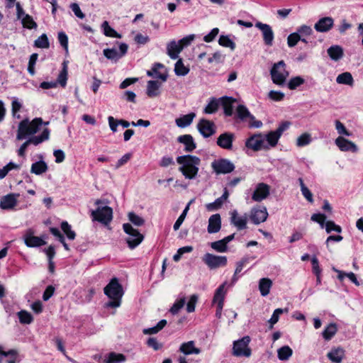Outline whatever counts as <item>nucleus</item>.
<instances>
[{
    "mask_svg": "<svg viewBox=\"0 0 363 363\" xmlns=\"http://www.w3.org/2000/svg\"><path fill=\"white\" fill-rule=\"evenodd\" d=\"M177 162L179 164V171L186 179H196L201 164L199 157L191 155L179 156L177 157Z\"/></svg>",
    "mask_w": 363,
    "mask_h": 363,
    "instance_id": "obj_1",
    "label": "nucleus"
},
{
    "mask_svg": "<svg viewBox=\"0 0 363 363\" xmlns=\"http://www.w3.org/2000/svg\"><path fill=\"white\" fill-rule=\"evenodd\" d=\"M104 294L111 301H108L106 306L108 308H118L121 304V299L123 296L122 286L119 284L117 278H113L104 289Z\"/></svg>",
    "mask_w": 363,
    "mask_h": 363,
    "instance_id": "obj_2",
    "label": "nucleus"
},
{
    "mask_svg": "<svg viewBox=\"0 0 363 363\" xmlns=\"http://www.w3.org/2000/svg\"><path fill=\"white\" fill-rule=\"evenodd\" d=\"M43 123L41 118H35L32 121L28 118L23 119L18 124L16 139L21 140L33 135L40 130Z\"/></svg>",
    "mask_w": 363,
    "mask_h": 363,
    "instance_id": "obj_3",
    "label": "nucleus"
},
{
    "mask_svg": "<svg viewBox=\"0 0 363 363\" xmlns=\"http://www.w3.org/2000/svg\"><path fill=\"white\" fill-rule=\"evenodd\" d=\"M272 81L276 85L283 86L286 82L289 72L286 70V65L283 60L274 63L271 69Z\"/></svg>",
    "mask_w": 363,
    "mask_h": 363,
    "instance_id": "obj_4",
    "label": "nucleus"
},
{
    "mask_svg": "<svg viewBox=\"0 0 363 363\" xmlns=\"http://www.w3.org/2000/svg\"><path fill=\"white\" fill-rule=\"evenodd\" d=\"M124 232L128 235L125 238L128 246L133 250L138 246L143 240V235L137 230L133 228L130 223L123 225Z\"/></svg>",
    "mask_w": 363,
    "mask_h": 363,
    "instance_id": "obj_5",
    "label": "nucleus"
},
{
    "mask_svg": "<svg viewBox=\"0 0 363 363\" xmlns=\"http://www.w3.org/2000/svg\"><path fill=\"white\" fill-rule=\"evenodd\" d=\"M236 116L240 121L247 122L250 127L259 128L262 126V121L255 120V116L252 115L247 108L242 104L237 107Z\"/></svg>",
    "mask_w": 363,
    "mask_h": 363,
    "instance_id": "obj_6",
    "label": "nucleus"
},
{
    "mask_svg": "<svg viewBox=\"0 0 363 363\" xmlns=\"http://www.w3.org/2000/svg\"><path fill=\"white\" fill-rule=\"evenodd\" d=\"M250 337L245 336L240 340L233 342V353L236 357H249L251 355V350L249 347Z\"/></svg>",
    "mask_w": 363,
    "mask_h": 363,
    "instance_id": "obj_7",
    "label": "nucleus"
},
{
    "mask_svg": "<svg viewBox=\"0 0 363 363\" xmlns=\"http://www.w3.org/2000/svg\"><path fill=\"white\" fill-rule=\"evenodd\" d=\"M49 136L50 130L48 128H45L40 135L32 136L24 142L18 149V155L21 157H24L26 155V150L29 145L33 144L34 145H38L43 141L48 140Z\"/></svg>",
    "mask_w": 363,
    "mask_h": 363,
    "instance_id": "obj_8",
    "label": "nucleus"
},
{
    "mask_svg": "<svg viewBox=\"0 0 363 363\" xmlns=\"http://www.w3.org/2000/svg\"><path fill=\"white\" fill-rule=\"evenodd\" d=\"M202 260L211 269L225 267L228 262L225 256L216 255L211 253H206Z\"/></svg>",
    "mask_w": 363,
    "mask_h": 363,
    "instance_id": "obj_9",
    "label": "nucleus"
},
{
    "mask_svg": "<svg viewBox=\"0 0 363 363\" xmlns=\"http://www.w3.org/2000/svg\"><path fill=\"white\" fill-rule=\"evenodd\" d=\"M245 146L255 152L262 150H267V147L265 145V138L261 133L255 134L247 138L245 141Z\"/></svg>",
    "mask_w": 363,
    "mask_h": 363,
    "instance_id": "obj_10",
    "label": "nucleus"
},
{
    "mask_svg": "<svg viewBox=\"0 0 363 363\" xmlns=\"http://www.w3.org/2000/svg\"><path fill=\"white\" fill-rule=\"evenodd\" d=\"M91 216L94 220L107 225L113 218V210L107 206L98 207L96 210L92 211Z\"/></svg>",
    "mask_w": 363,
    "mask_h": 363,
    "instance_id": "obj_11",
    "label": "nucleus"
},
{
    "mask_svg": "<svg viewBox=\"0 0 363 363\" xmlns=\"http://www.w3.org/2000/svg\"><path fill=\"white\" fill-rule=\"evenodd\" d=\"M23 240L28 247H38L46 244L43 237L35 235V231L32 228H28L25 231Z\"/></svg>",
    "mask_w": 363,
    "mask_h": 363,
    "instance_id": "obj_12",
    "label": "nucleus"
},
{
    "mask_svg": "<svg viewBox=\"0 0 363 363\" xmlns=\"http://www.w3.org/2000/svg\"><path fill=\"white\" fill-rule=\"evenodd\" d=\"M211 167L217 174L230 173L235 169V165L226 159L215 160L211 163Z\"/></svg>",
    "mask_w": 363,
    "mask_h": 363,
    "instance_id": "obj_13",
    "label": "nucleus"
},
{
    "mask_svg": "<svg viewBox=\"0 0 363 363\" xmlns=\"http://www.w3.org/2000/svg\"><path fill=\"white\" fill-rule=\"evenodd\" d=\"M128 49V45L126 43H121L119 44V52L115 48H106L103 50V53L108 60L116 62L127 53Z\"/></svg>",
    "mask_w": 363,
    "mask_h": 363,
    "instance_id": "obj_14",
    "label": "nucleus"
},
{
    "mask_svg": "<svg viewBox=\"0 0 363 363\" xmlns=\"http://www.w3.org/2000/svg\"><path fill=\"white\" fill-rule=\"evenodd\" d=\"M268 217V212L265 206L255 207L251 209L250 218L255 225L264 222Z\"/></svg>",
    "mask_w": 363,
    "mask_h": 363,
    "instance_id": "obj_15",
    "label": "nucleus"
},
{
    "mask_svg": "<svg viewBox=\"0 0 363 363\" xmlns=\"http://www.w3.org/2000/svg\"><path fill=\"white\" fill-rule=\"evenodd\" d=\"M335 144L342 152H357L359 150L357 145L354 143L342 136H339L335 139Z\"/></svg>",
    "mask_w": 363,
    "mask_h": 363,
    "instance_id": "obj_16",
    "label": "nucleus"
},
{
    "mask_svg": "<svg viewBox=\"0 0 363 363\" xmlns=\"http://www.w3.org/2000/svg\"><path fill=\"white\" fill-rule=\"evenodd\" d=\"M197 128L204 138H208L216 132L214 123L206 119H201L197 124Z\"/></svg>",
    "mask_w": 363,
    "mask_h": 363,
    "instance_id": "obj_17",
    "label": "nucleus"
},
{
    "mask_svg": "<svg viewBox=\"0 0 363 363\" xmlns=\"http://www.w3.org/2000/svg\"><path fill=\"white\" fill-rule=\"evenodd\" d=\"M270 187L264 183H259L252 194V199L255 201H262L269 195Z\"/></svg>",
    "mask_w": 363,
    "mask_h": 363,
    "instance_id": "obj_18",
    "label": "nucleus"
},
{
    "mask_svg": "<svg viewBox=\"0 0 363 363\" xmlns=\"http://www.w3.org/2000/svg\"><path fill=\"white\" fill-rule=\"evenodd\" d=\"M255 27L262 31L263 40L267 45H272L274 40V32L268 24L257 22Z\"/></svg>",
    "mask_w": 363,
    "mask_h": 363,
    "instance_id": "obj_19",
    "label": "nucleus"
},
{
    "mask_svg": "<svg viewBox=\"0 0 363 363\" xmlns=\"http://www.w3.org/2000/svg\"><path fill=\"white\" fill-rule=\"evenodd\" d=\"M230 222L235 225L238 230H242L246 228L247 216L246 214L240 216L236 210L230 211Z\"/></svg>",
    "mask_w": 363,
    "mask_h": 363,
    "instance_id": "obj_20",
    "label": "nucleus"
},
{
    "mask_svg": "<svg viewBox=\"0 0 363 363\" xmlns=\"http://www.w3.org/2000/svg\"><path fill=\"white\" fill-rule=\"evenodd\" d=\"M18 196V194H9L3 196L0 201V208L4 210L13 209L17 205Z\"/></svg>",
    "mask_w": 363,
    "mask_h": 363,
    "instance_id": "obj_21",
    "label": "nucleus"
},
{
    "mask_svg": "<svg viewBox=\"0 0 363 363\" xmlns=\"http://www.w3.org/2000/svg\"><path fill=\"white\" fill-rule=\"evenodd\" d=\"M334 25V20L331 17H323L320 18L314 25V28L317 32H328Z\"/></svg>",
    "mask_w": 363,
    "mask_h": 363,
    "instance_id": "obj_22",
    "label": "nucleus"
},
{
    "mask_svg": "<svg viewBox=\"0 0 363 363\" xmlns=\"http://www.w3.org/2000/svg\"><path fill=\"white\" fill-rule=\"evenodd\" d=\"M182 50V45L175 40H171L167 44V54L172 60H177Z\"/></svg>",
    "mask_w": 363,
    "mask_h": 363,
    "instance_id": "obj_23",
    "label": "nucleus"
},
{
    "mask_svg": "<svg viewBox=\"0 0 363 363\" xmlns=\"http://www.w3.org/2000/svg\"><path fill=\"white\" fill-rule=\"evenodd\" d=\"M234 134L231 133H224L219 135L217 139V145L221 148L230 150L233 147Z\"/></svg>",
    "mask_w": 363,
    "mask_h": 363,
    "instance_id": "obj_24",
    "label": "nucleus"
},
{
    "mask_svg": "<svg viewBox=\"0 0 363 363\" xmlns=\"http://www.w3.org/2000/svg\"><path fill=\"white\" fill-rule=\"evenodd\" d=\"M221 228V218L218 213L212 215L208 219V232L209 233H218Z\"/></svg>",
    "mask_w": 363,
    "mask_h": 363,
    "instance_id": "obj_25",
    "label": "nucleus"
},
{
    "mask_svg": "<svg viewBox=\"0 0 363 363\" xmlns=\"http://www.w3.org/2000/svg\"><path fill=\"white\" fill-rule=\"evenodd\" d=\"M179 351L185 355L198 354L201 352V350L195 346L193 340L184 342L180 345Z\"/></svg>",
    "mask_w": 363,
    "mask_h": 363,
    "instance_id": "obj_26",
    "label": "nucleus"
},
{
    "mask_svg": "<svg viewBox=\"0 0 363 363\" xmlns=\"http://www.w3.org/2000/svg\"><path fill=\"white\" fill-rule=\"evenodd\" d=\"M161 83L156 81H148L147 84L146 94L150 98L157 97L160 95Z\"/></svg>",
    "mask_w": 363,
    "mask_h": 363,
    "instance_id": "obj_27",
    "label": "nucleus"
},
{
    "mask_svg": "<svg viewBox=\"0 0 363 363\" xmlns=\"http://www.w3.org/2000/svg\"><path fill=\"white\" fill-rule=\"evenodd\" d=\"M219 101L224 109L225 114L228 116H232L233 113V104L235 102V99L232 97L223 96Z\"/></svg>",
    "mask_w": 363,
    "mask_h": 363,
    "instance_id": "obj_28",
    "label": "nucleus"
},
{
    "mask_svg": "<svg viewBox=\"0 0 363 363\" xmlns=\"http://www.w3.org/2000/svg\"><path fill=\"white\" fill-rule=\"evenodd\" d=\"M177 140L184 145V150L186 152H192L196 147L194 138L191 135H181L178 138Z\"/></svg>",
    "mask_w": 363,
    "mask_h": 363,
    "instance_id": "obj_29",
    "label": "nucleus"
},
{
    "mask_svg": "<svg viewBox=\"0 0 363 363\" xmlns=\"http://www.w3.org/2000/svg\"><path fill=\"white\" fill-rule=\"evenodd\" d=\"M327 356L333 362L341 363L345 356V350L342 347L334 348L328 353Z\"/></svg>",
    "mask_w": 363,
    "mask_h": 363,
    "instance_id": "obj_30",
    "label": "nucleus"
},
{
    "mask_svg": "<svg viewBox=\"0 0 363 363\" xmlns=\"http://www.w3.org/2000/svg\"><path fill=\"white\" fill-rule=\"evenodd\" d=\"M226 284L227 282L225 281L216 289L213 296V303L219 305H224V299L226 294V290L225 289V287Z\"/></svg>",
    "mask_w": 363,
    "mask_h": 363,
    "instance_id": "obj_31",
    "label": "nucleus"
},
{
    "mask_svg": "<svg viewBox=\"0 0 363 363\" xmlns=\"http://www.w3.org/2000/svg\"><path fill=\"white\" fill-rule=\"evenodd\" d=\"M327 52L332 60L338 61L342 58L344 52L343 49L340 45H332L330 46Z\"/></svg>",
    "mask_w": 363,
    "mask_h": 363,
    "instance_id": "obj_32",
    "label": "nucleus"
},
{
    "mask_svg": "<svg viewBox=\"0 0 363 363\" xmlns=\"http://www.w3.org/2000/svg\"><path fill=\"white\" fill-rule=\"evenodd\" d=\"M265 138V145L267 147V150L276 147L280 136L274 130L270 131L267 135H264Z\"/></svg>",
    "mask_w": 363,
    "mask_h": 363,
    "instance_id": "obj_33",
    "label": "nucleus"
},
{
    "mask_svg": "<svg viewBox=\"0 0 363 363\" xmlns=\"http://www.w3.org/2000/svg\"><path fill=\"white\" fill-rule=\"evenodd\" d=\"M196 114L194 113H190L186 115H184L180 118L175 120L177 125L179 128H186L190 125L195 118Z\"/></svg>",
    "mask_w": 363,
    "mask_h": 363,
    "instance_id": "obj_34",
    "label": "nucleus"
},
{
    "mask_svg": "<svg viewBox=\"0 0 363 363\" xmlns=\"http://www.w3.org/2000/svg\"><path fill=\"white\" fill-rule=\"evenodd\" d=\"M336 82L338 84H344L352 86L354 84V79L350 72H345L342 74H340L337 77Z\"/></svg>",
    "mask_w": 363,
    "mask_h": 363,
    "instance_id": "obj_35",
    "label": "nucleus"
},
{
    "mask_svg": "<svg viewBox=\"0 0 363 363\" xmlns=\"http://www.w3.org/2000/svg\"><path fill=\"white\" fill-rule=\"evenodd\" d=\"M272 286V281L268 278H262L259 281V290L262 296H266L269 294Z\"/></svg>",
    "mask_w": 363,
    "mask_h": 363,
    "instance_id": "obj_36",
    "label": "nucleus"
},
{
    "mask_svg": "<svg viewBox=\"0 0 363 363\" xmlns=\"http://www.w3.org/2000/svg\"><path fill=\"white\" fill-rule=\"evenodd\" d=\"M125 359V356L123 354L111 352L104 360V363H123Z\"/></svg>",
    "mask_w": 363,
    "mask_h": 363,
    "instance_id": "obj_37",
    "label": "nucleus"
},
{
    "mask_svg": "<svg viewBox=\"0 0 363 363\" xmlns=\"http://www.w3.org/2000/svg\"><path fill=\"white\" fill-rule=\"evenodd\" d=\"M292 354L293 350L288 345L283 346L277 350V357L281 361L288 360L292 356Z\"/></svg>",
    "mask_w": 363,
    "mask_h": 363,
    "instance_id": "obj_38",
    "label": "nucleus"
},
{
    "mask_svg": "<svg viewBox=\"0 0 363 363\" xmlns=\"http://www.w3.org/2000/svg\"><path fill=\"white\" fill-rule=\"evenodd\" d=\"M101 28L103 29L104 34L107 37L116 38H121L122 35L116 32L113 28H112L108 22L105 21L101 24Z\"/></svg>",
    "mask_w": 363,
    "mask_h": 363,
    "instance_id": "obj_39",
    "label": "nucleus"
},
{
    "mask_svg": "<svg viewBox=\"0 0 363 363\" xmlns=\"http://www.w3.org/2000/svg\"><path fill=\"white\" fill-rule=\"evenodd\" d=\"M48 170V165L43 161H39L31 165L30 172L33 174L40 175Z\"/></svg>",
    "mask_w": 363,
    "mask_h": 363,
    "instance_id": "obj_40",
    "label": "nucleus"
},
{
    "mask_svg": "<svg viewBox=\"0 0 363 363\" xmlns=\"http://www.w3.org/2000/svg\"><path fill=\"white\" fill-rule=\"evenodd\" d=\"M166 325H167V320L164 319H162L160 321H159L158 323L155 326L143 329V333L145 335L157 334L160 330H162L165 327Z\"/></svg>",
    "mask_w": 363,
    "mask_h": 363,
    "instance_id": "obj_41",
    "label": "nucleus"
},
{
    "mask_svg": "<svg viewBox=\"0 0 363 363\" xmlns=\"http://www.w3.org/2000/svg\"><path fill=\"white\" fill-rule=\"evenodd\" d=\"M174 72L177 76H186L189 72V68L184 65L182 59H179L174 65Z\"/></svg>",
    "mask_w": 363,
    "mask_h": 363,
    "instance_id": "obj_42",
    "label": "nucleus"
},
{
    "mask_svg": "<svg viewBox=\"0 0 363 363\" xmlns=\"http://www.w3.org/2000/svg\"><path fill=\"white\" fill-rule=\"evenodd\" d=\"M298 182L301 187V191L304 198L310 203L313 202V194L308 189V188L305 185L303 180L302 178L298 179Z\"/></svg>",
    "mask_w": 363,
    "mask_h": 363,
    "instance_id": "obj_43",
    "label": "nucleus"
},
{
    "mask_svg": "<svg viewBox=\"0 0 363 363\" xmlns=\"http://www.w3.org/2000/svg\"><path fill=\"white\" fill-rule=\"evenodd\" d=\"M311 141V135L308 133H304L297 138L296 144L298 147H303L309 145Z\"/></svg>",
    "mask_w": 363,
    "mask_h": 363,
    "instance_id": "obj_44",
    "label": "nucleus"
},
{
    "mask_svg": "<svg viewBox=\"0 0 363 363\" xmlns=\"http://www.w3.org/2000/svg\"><path fill=\"white\" fill-rule=\"evenodd\" d=\"M67 62H63V67L62 71L60 72L58 77H57V84H60L62 87H65L67 84Z\"/></svg>",
    "mask_w": 363,
    "mask_h": 363,
    "instance_id": "obj_45",
    "label": "nucleus"
},
{
    "mask_svg": "<svg viewBox=\"0 0 363 363\" xmlns=\"http://www.w3.org/2000/svg\"><path fill=\"white\" fill-rule=\"evenodd\" d=\"M17 315L20 323L22 324H30L33 320L31 313L26 311L22 310L19 311Z\"/></svg>",
    "mask_w": 363,
    "mask_h": 363,
    "instance_id": "obj_46",
    "label": "nucleus"
},
{
    "mask_svg": "<svg viewBox=\"0 0 363 363\" xmlns=\"http://www.w3.org/2000/svg\"><path fill=\"white\" fill-rule=\"evenodd\" d=\"M284 312L287 313L288 308H277L276 310H274L271 318L269 320L270 329L273 328L274 325L279 321V315Z\"/></svg>",
    "mask_w": 363,
    "mask_h": 363,
    "instance_id": "obj_47",
    "label": "nucleus"
},
{
    "mask_svg": "<svg viewBox=\"0 0 363 363\" xmlns=\"http://www.w3.org/2000/svg\"><path fill=\"white\" fill-rule=\"evenodd\" d=\"M337 328L335 323L329 324L323 332V336L325 340H330L337 333Z\"/></svg>",
    "mask_w": 363,
    "mask_h": 363,
    "instance_id": "obj_48",
    "label": "nucleus"
},
{
    "mask_svg": "<svg viewBox=\"0 0 363 363\" xmlns=\"http://www.w3.org/2000/svg\"><path fill=\"white\" fill-rule=\"evenodd\" d=\"M304 82H305V80L303 78H302L300 76H297V77L291 78L288 82L287 86L290 90H294L299 86L304 84Z\"/></svg>",
    "mask_w": 363,
    "mask_h": 363,
    "instance_id": "obj_49",
    "label": "nucleus"
},
{
    "mask_svg": "<svg viewBox=\"0 0 363 363\" xmlns=\"http://www.w3.org/2000/svg\"><path fill=\"white\" fill-rule=\"evenodd\" d=\"M192 201H189V203L187 204V206L184 209V211L182 213V214L179 216V217L177 218V220L174 223V226H173V228H174V230H179V228H180L181 225L184 222V219H185V218L186 216V214L188 213V211L189 209L190 204L192 203Z\"/></svg>",
    "mask_w": 363,
    "mask_h": 363,
    "instance_id": "obj_50",
    "label": "nucleus"
},
{
    "mask_svg": "<svg viewBox=\"0 0 363 363\" xmlns=\"http://www.w3.org/2000/svg\"><path fill=\"white\" fill-rule=\"evenodd\" d=\"M23 26L28 29H35L37 28V23L34 21L33 17L30 15H26L21 20Z\"/></svg>",
    "mask_w": 363,
    "mask_h": 363,
    "instance_id": "obj_51",
    "label": "nucleus"
},
{
    "mask_svg": "<svg viewBox=\"0 0 363 363\" xmlns=\"http://www.w3.org/2000/svg\"><path fill=\"white\" fill-rule=\"evenodd\" d=\"M22 107V104L18 101V99L13 98L11 104V113L13 118L19 119L21 118L18 111Z\"/></svg>",
    "mask_w": 363,
    "mask_h": 363,
    "instance_id": "obj_52",
    "label": "nucleus"
},
{
    "mask_svg": "<svg viewBox=\"0 0 363 363\" xmlns=\"http://www.w3.org/2000/svg\"><path fill=\"white\" fill-rule=\"evenodd\" d=\"M34 45L39 48H48L50 46L49 40L46 34H42L35 40Z\"/></svg>",
    "mask_w": 363,
    "mask_h": 363,
    "instance_id": "obj_53",
    "label": "nucleus"
},
{
    "mask_svg": "<svg viewBox=\"0 0 363 363\" xmlns=\"http://www.w3.org/2000/svg\"><path fill=\"white\" fill-rule=\"evenodd\" d=\"M211 247L218 252H225L228 250V245H225L223 240L211 242Z\"/></svg>",
    "mask_w": 363,
    "mask_h": 363,
    "instance_id": "obj_54",
    "label": "nucleus"
},
{
    "mask_svg": "<svg viewBox=\"0 0 363 363\" xmlns=\"http://www.w3.org/2000/svg\"><path fill=\"white\" fill-rule=\"evenodd\" d=\"M218 105L219 101L212 99L204 108V112L208 114L213 113L217 111Z\"/></svg>",
    "mask_w": 363,
    "mask_h": 363,
    "instance_id": "obj_55",
    "label": "nucleus"
},
{
    "mask_svg": "<svg viewBox=\"0 0 363 363\" xmlns=\"http://www.w3.org/2000/svg\"><path fill=\"white\" fill-rule=\"evenodd\" d=\"M218 43L221 46L225 48H230L232 50L235 48V43L226 35H220L218 40Z\"/></svg>",
    "mask_w": 363,
    "mask_h": 363,
    "instance_id": "obj_56",
    "label": "nucleus"
},
{
    "mask_svg": "<svg viewBox=\"0 0 363 363\" xmlns=\"http://www.w3.org/2000/svg\"><path fill=\"white\" fill-rule=\"evenodd\" d=\"M128 217L129 220L136 226H142L145 223V220L133 212H129Z\"/></svg>",
    "mask_w": 363,
    "mask_h": 363,
    "instance_id": "obj_57",
    "label": "nucleus"
},
{
    "mask_svg": "<svg viewBox=\"0 0 363 363\" xmlns=\"http://www.w3.org/2000/svg\"><path fill=\"white\" fill-rule=\"evenodd\" d=\"M61 228L69 240H74L75 238L76 234L72 230L71 225L67 221L62 222Z\"/></svg>",
    "mask_w": 363,
    "mask_h": 363,
    "instance_id": "obj_58",
    "label": "nucleus"
},
{
    "mask_svg": "<svg viewBox=\"0 0 363 363\" xmlns=\"http://www.w3.org/2000/svg\"><path fill=\"white\" fill-rule=\"evenodd\" d=\"M300 40L301 36L298 33H292L287 38V45L289 47L293 48L297 45Z\"/></svg>",
    "mask_w": 363,
    "mask_h": 363,
    "instance_id": "obj_59",
    "label": "nucleus"
},
{
    "mask_svg": "<svg viewBox=\"0 0 363 363\" xmlns=\"http://www.w3.org/2000/svg\"><path fill=\"white\" fill-rule=\"evenodd\" d=\"M163 67V65L160 63H155L152 68V71L154 73L155 77L161 79L162 82H165L167 80V76L164 74H160L158 72V69Z\"/></svg>",
    "mask_w": 363,
    "mask_h": 363,
    "instance_id": "obj_60",
    "label": "nucleus"
},
{
    "mask_svg": "<svg viewBox=\"0 0 363 363\" xmlns=\"http://www.w3.org/2000/svg\"><path fill=\"white\" fill-rule=\"evenodd\" d=\"M335 129L339 135H344L346 136H350L352 134L345 128V125L338 120L335 121Z\"/></svg>",
    "mask_w": 363,
    "mask_h": 363,
    "instance_id": "obj_61",
    "label": "nucleus"
},
{
    "mask_svg": "<svg viewBox=\"0 0 363 363\" xmlns=\"http://www.w3.org/2000/svg\"><path fill=\"white\" fill-rule=\"evenodd\" d=\"M185 303V298H181L180 299L177 300L170 308V312L174 315L177 314L179 310L184 307Z\"/></svg>",
    "mask_w": 363,
    "mask_h": 363,
    "instance_id": "obj_62",
    "label": "nucleus"
},
{
    "mask_svg": "<svg viewBox=\"0 0 363 363\" xmlns=\"http://www.w3.org/2000/svg\"><path fill=\"white\" fill-rule=\"evenodd\" d=\"M297 33H299L300 36L306 37L313 34V31L311 26L307 25H302L297 28Z\"/></svg>",
    "mask_w": 363,
    "mask_h": 363,
    "instance_id": "obj_63",
    "label": "nucleus"
},
{
    "mask_svg": "<svg viewBox=\"0 0 363 363\" xmlns=\"http://www.w3.org/2000/svg\"><path fill=\"white\" fill-rule=\"evenodd\" d=\"M284 93L280 91H274L272 90L269 92L268 96L269 98L274 101H281L284 98Z\"/></svg>",
    "mask_w": 363,
    "mask_h": 363,
    "instance_id": "obj_64",
    "label": "nucleus"
}]
</instances>
